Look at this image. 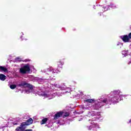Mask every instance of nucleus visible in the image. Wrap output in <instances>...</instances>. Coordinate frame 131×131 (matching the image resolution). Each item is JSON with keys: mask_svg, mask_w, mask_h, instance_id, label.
I'll return each instance as SVG.
<instances>
[{"mask_svg": "<svg viewBox=\"0 0 131 131\" xmlns=\"http://www.w3.org/2000/svg\"><path fill=\"white\" fill-rule=\"evenodd\" d=\"M122 92L120 90H116L111 92L110 96L108 98L103 99L102 98L98 99L95 101V104H87L85 107H82L83 110H98L100 109L101 107L105 105H111L112 103L113 104H116L118 103L119 101H121V99L124 95H123Z\"/></svg>", "mask_w": 131, "mask_h": 131, "instance_id": "f257e3e1", "label": "nucleus"}, {"mask_svg": "<svg viewBox=\"0 0 131 131\" xmlns=\"http://www.w3.org/2000/svg\"><path fill=\"white\" fill-rule=\"evenodd\" d=\"M52 86H54V88H57V89H60L61 91H67L65 92H49V91H42V90H39L37 92V94L39 96H41V97H43V98H48V100H51L52 99H54L56 95H57L58 97L62 96L64 93H69L71 90L70 88L66 87V85L60 86L58 84H54L51 85Z\"/></svg>", "mask_w": 131, "mask_h": 131, "instance_id": "f03ea898", "label": "nucleus"}, {"mask_svg": "<svg viewBox=\"0 0 131 131\" xmlns=\"http://www.w3.org/2000/svg\"><path fill=\"white\" fill-rule=\"evenodd\" d=\"M41 72L46 73V75H48V79L50 80H55V75L56 73H59V70H56L52 67L41 70Z\"/></svg>", "mask_w": 131, "mask_h": 131, "instance_id": "7ed1b4c3", "label": "nucleus"}, {"mask_svg": "<svg viewBox=\"0 0 131 131\" xmlns=\"http://www.w3.org/2000/svg\"><path fill=\"white\" fill-rule=\"evenodd\" d=\"M18 86L20 88H27L25 92L26 94H29V93H32L33 91V86L29 83H27L26 82H21L20 83L17 84Z\"/></svg>", "mask_w": 131, "mask_h": 131, "instance_id": "20e7f679", "label": "nucleus"}, {"mask_svg": "<svg viewBox=\"0 0 131 131\" xmlns=\"http://www.w3.org/2000/svg\"><path fill=\"white\" fill-rule=\"evenodd\" d=\"M63 115V118L67 117L69 116V113L63 112H58L54 115V120H57L58 118H60Z\"/></svg>", "mask_w": 131, "mask_h": 131, "instance_id": "39448f33", "label": "nucleus"}, {"mask_svg": "<svg viewBox=\"0 0 131 131\" xmlns=\"http://www.w3.org/2000/svg\"><path fill=\"white\" fill-rule=\"evenodd\" d=\"M20 73L21 74H25L26 73H29L30 72V67H29V65H25L21 68L19 70Z\"/></svg>", "mask_w": 131, "mask_h": 131, "instance_id": "423d86ee", "label": "nucleus"}, {"mask_svg": "<svg viewBox=\"0 0 131 131\" xmlns=\"http://www.w3.org/2000/svg\"><path fill=\"white\" fill-rule=\"evenodd\" d=\"M91 125L86 126L87 129L90 130L93 128L94 129L96 130V129H97V128H100V126H99L98 124L95 123L94 122H91Z\"/></svg>", "mask_w": 131, "mask_h": 131, "instance_id": "0eeeda50", "label": "nucleus"}, {"mask_svg": "<svg viewBox=\"0 0 131 131\" xmlns=\"http://www.w3.org/2000/svg\"><path fill=\"white\" fill-rule=\"evenodd\" d=\"M100 115L101 114H100V113H95L94 111H91L88 112L86 116L88 117H94V116H96V118L99 119V118H100V117L98 116H100Z\"/></svg>", "mask_w": 131, "mask_h": 131, "instance_id": "6e6552de", "label": "nucleus"}, {"mask_svg": "<svg viewBox=\"0 0 131 131\" xmlns=\"http://www.w3.org/2000/svg\"><path fill=\"white\" fill-rule=\"evenodd\" d=\"M121 38L124 42H127L129 40V38H131V33H130L127 36V35H125L124 36H121Z\"/></svg>", "mask_w": 131, "mask_h": 131, "instance_id": "1a4fd4ad", "label": "nucleus"}, {"mask_svg": "<svg viewBox=\"0 0 131 131\" xmlns=\"http://www.w3.org/2000/svg\"><path fill=\"white\" fill-rule=\"evenodd\" d=\"M32 122H33V120L32 118L29 119L27 121L21 123V126H26V125H30V124H32Z\"/></svg>", "mask_w": 131, "mask_h": 131, "instance_id": "9d476101", "label": "nucleus"}, {"mask_svg": "<svg viewBox=\"0 0 131 131\" xmlns=\"http://www.w3.org/2000/svg\"><path fill=\"white\" fill-rule=\"evenodd\" d=\"M55 122L57 123V124H60V125H63V124H65V122L62 120H55Z\"/></svg>", "mask_w": 131, "mask_h": 131, "instance_id": "9b49d317", "label": "nucleus"}, {"mask_svg": "<svg viewBox=\"0 0 131 131\" xmlns=\"http://www.w3.org/2000/svg\"><path fill=\"white\" fill-rule=\"evenodd\" d=\"M24 128H25V126H22V124H21L20 127H17L15 130L16 131H23L24 130Z\"/></svg>", "mask_w": 131, "mask_h": 131, "instance_id": "f8f14e48", "label": "nucleus"}, {"mask_svg": "<svg viewBox=\"0 0 131 131\" xmlns=\"http://www.w3.org/2000/svg\"><path fill=\"white\" fill-rule=\"evenodd\" d=\"M8 72V69L3 66H0V72Z\"/></svg>", "mask_w": 131, "mask_h": 131, "instance_id": "ddd939ff", "label": "nucleus"}, {"mask_svg": "<svg viewBox=\"0 0 131 131\" xmlns=\"http://www.w3.org/2000/svg\"><path fill=\"white\" fill-rule=\"evenodd\" d=\"M6 75L1 74H0V80H2V81H5L6 80Z\"/></svg>", "mask_w": 131, "mask_h": 131, "instance_id": "4468645a", "label": "nucleus"}, {"mask_svg": "<svg viewBox=\"0 0 131 131\" xmlns=\"http://www.w3.org/2000/svg\"><path fill=\"white\" fill-rule=\"evenodd\" d=\"M122 54L123 57H126L128 55V51L124 50L122 52Z\"/></svg>", "mask_w": 131, "mask_h": 131, "instance_id": "2eb2a0df", "label": "nucleus"}, {"mask_svg": "<svg viewBox=\"0 0 131 131\" xmlns=\"http://www.w3.org/2000/svg\"><path fill=\"white\" fill-rule=\"evenodd\" d=\"M47 121H48V118H45L43 119L42 121L40 122V124L41 125L45 124H46V122H47Z\"/></svg>", "mask_w": 131, "mask_h": 131, "instance_id": "dca6fc26", "label": "nucleus"}, {"mask_svg": "<svg viewBox=\"0 0 131 131\" xmlns=\"http://www.w3.org/2000/svg\"><path fill=\"white\" fill-rule=\"evenodd\" d=\"M63 65H64V63L61 62V61H60L58 64V68H62Z\"/></svg>", "mask_w": 131, "mask_h": 131, "instance_id": "f3484780", "label": "nucleus"}, {"mask_svg": "<svg viewBox=\"0 0 131 131\" xmlns=\"http://www.w3.org/2000/svg\"><path fill=\"white\" fill-rule=\"evenodd\" d=\"M94 99H87L85 100V102H86V103H92V102H94Z\"/></svg>", "mask_w": 131, "mask_h": 131, "instance_id": "a211bd4d", "label": "nucleus"}, {"mask_svg": "<svg viewBox=\"0 0 131 131\" xmlns=\"http://www.w3.org/2000/svg\"><path fill=\"white\" fill-rule=\"evenodd\" d=\"M46 80L43 79H40L38 80V82L39 83H43V82H45Z\"/></svg>", "mask_w": 131, "mask_h": 131, "instance_id": "6ab92c4d", "label": "nucleus"}, {"mask_svg": "<svg viewBox=\"0 0 131 131\" xmlns=\"http://www.w3.org/2000/svg\"><path fill=\"white\" fill-rule=\"evenodd\" d=\"M10 89H11V90H14V89H16V88H17V85H10Z\"/></svg>", "mask_w": 131, "mask_h": 131, "instance_id": "aec40b11", "label": "nucleus"}, {"mask_svg": "<svg viewBox=\"0 0 131 131\" xmlns=\"http://www.w3.org/2000/svg\"><path fill=\"white\" fill-rule=\"evenodd\" d=\"M111 8H112V9H116V8H117V6H116L115 4H111Z\"/></svg>", "mask_w": 131, "mask_h": 131, "instance_id": "412c9836", "label": "nucleus"}, {"mask_svg": "<svg viewBox=\"0 0 131 131\" xmlns=\"http://www.w3.org/2000/svg\"><path fill=\"white\" fill-rule=\"evenodd\" d=\"M117 46H119V49H121V48L123 46V44L121 43V42H118V44H117Z\"/></svg>", "mask_w": 131, "mask_h": 131, "instance_id": "4be33fe9", "label": "nucleus"}, {"mask_svg": "<svg viewBox=\"0 0 131 131\" xmlns=\"http://www.w3.org/2000/svg\"><path fill=\"white\" fill-rule=\"evenodd\" d=\"M20 61H21V59H20L19 57L15 58L16 62H20Z\"/></svg>", "mask_w": 131, "mask_h": 131, "instance_id": "5701e85b", "label": "nucleus"}, {"mask_svg": "<svg viewBox=\"0 0 131 131\" xmlns=\"http://www.w3.org/2000/svg\"><path fill=\"white\" fill-rule=\"evenodd\" d=\"M103 9H104V11H108L109 8L108 7H103Z\"/></svg>", "mask_w": 131, "mask_h": 131, "instance_id": "b1692460", "label": "nucleus"}, {"mask_svg": "<svg viewBox=\"0 0 131 131\" xmlns=\"http://www.w3.org/2000/svg\"><path fill=\"white\" fill-rule=\"evenodd\" d=\"M97 120V118H96V117H94V119H93V120L90 119V120H89V121H91V120H93V121H94V120Z\"/></svg>", "mask_w": 131, "mask_h": 131, "instance_id": "393cba45", "label": "nucleus"}, {"mask_svg": "<svg viewBox=\"0 0 131 131\" xmlns=\"http://www.w3.org/2000/svg\"><path fill=\"white\" fill-rule=\"evenodd\" d=\"M30 61V60H29V59H26V60H25V62H29Z\"/></svg>", "mask_w": 131, "mask_h": 131, "instance_id": "a878e982", "label": "nucleus"}, {"mask_svg": "<svg viewBox=\"0 0 131 131\" xmlns=\"http://www.w3.org/2000/svg\"><path fill=\"white\" fill-rule=\"evenodd\" d=\"M24 131H32V129H26Z\"/></svg>", "mask_w": 131, "mask_h": 131, "instance_id": "bb28decb", "label": "nucleus"}, {"mask_svg": "<svg viewBox=\"0 0 131 131\" xmlns=\"http://www.w3.org/2000/svg\"><path fill=\"white\" fill-rule=\"evenodd\" d=\"M4 127H6V126L0 127V128H4Z\"/></svg>", "mask_w": 131, "mask_h": 131, "instance_id": "cd10ccee", "label": "nucleus"}, {"mask_svg": "<svg viewBox=\"0 0 131 131\" xmlns=\"http://www.w3.org/2000/svg\"><path fill=\"white\" fill-rule=\"evenodd\" d=\"M14 125H16V124H18L17 123H13Z\"/></svg>", "mask_w": 131, "mask_h": 131, "instance_id": "c85d7f7f", "label": "nucleus"}, {"mask_svg": "<svg viewBox=\"0 0 131 131\" xmlns=\"http://www.w3.org/2000/svg\"><path fill=\"white\" fill-rule=\"evenodd\" d=\"M47 126L48 127H50V126L49 125V124H48V125H47Z\"/></svg>", "mask_w": 131, "mask_h": 131, "instance_id": "c756f323", "label": "nucleus"}, {"mask_svg": "<svg viewBox=\"0 0 131 131\" xmlns=\"http://www.w3.org/2000/svg\"><path fill=\"white\" fill-rule=\"evenodd\" d=\"M80 120H82V118H81V120H79V121H80Z\"/></svg>", "mask_w": 131, "mask_h": 131, "instance_id": "7c9ffc66", "label": "nucleus"}, {"mask_svg": "<svg viewBox=\"0 0 131 131\" xmlns=\"http://www.w3.org/2000/svg\"><path fill=\"white\" fill-rule=\"evenodd\" d=\"M129 122H130V123L131 122V120H129Z\"/></svg>", "mask_w": 131, "mask_h": 131, "instance_id": "2f4dec72", "label": "nucleus"}, {"mask_svg": "<svg viewBox=\"0 0 131 131\" xmlns=\"http://www.w3.org/2000/svg\"><path fill=\"white\" fill-rule=\"evenodd\" d=\"M50 88H52V86H50Z\"/></svg>", "mask_w": 131, "mask_h": 131, "instance_id": "473e14b6", "label": "nucleus"}, {"mask_svg": "<svg viewBox=\"0 0 131 131\" xmlns=\"http://www.w3.org/2000/svg\"><path fill=\"white\" fill-rule=\"evenodd\" d=\"M81 113H83V112H82Z\"/></svg>", "mask_w": 131, "mask_h": 131, "instance_id": "72a5a7b5", "label": "nucleus"}, {"mask_svg": "<svg viewBox=\"0 0 131 131\" xmlns=\"http://www.w3.org/2000/svg\"><path fill=\"white\" fill-rule=\"evenodd\" d=\"M130 28H131V26H130Z\"/></svg>", "mask_w": 131, "mask_h": 131, "instance_id": "f704fd0d", "label": "nucleus"}]
</instances>
